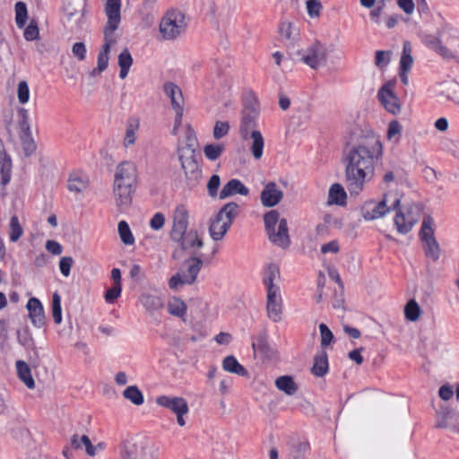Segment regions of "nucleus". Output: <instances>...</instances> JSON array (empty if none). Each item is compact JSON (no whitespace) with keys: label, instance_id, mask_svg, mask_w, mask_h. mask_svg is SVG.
<instances>
[{"label":"nucleus","instance_id":"obj_55","mask_svg":"<svg viewBox=\"0 0 459 459\" xmlns=\"http://www.w3.org/2000/svg\"><path fill=\"white\" fill-rule=\"evenodd\" d=\"M306 8L310 18H318L321 13L322 4L319 0H307Z\"/></svg>","mask_w":459,"mask_h":459},{"label":"nucleus","instance_id":"obj_30","mask_svg":"<svg viewBox=\"0 0 459 459\" xmlns=\"http://www.w3.org/2000/svg\"><path fill=\"white\" fill-rule=\"evenodd\" d=\"M140 123L136 118H131L126 123V128L124 137L123 145L125 148L134 145L137 139V133L139 130Z\"/></svg>","mask_w":459,"mask_h":459},{"label":"nucleus","instance_id":"obj_29","mask_svg":"<svg viewBox=\"0 0 459 459\" xmlns=\"http://www.w3.org/2000/svg\"><path fill=\"white\" fill-rule=\"evenodd\" d=\"M347 199V194L343 186L339 183L333 184L328 191V204L336 205H344Z\"/></svg>","mask_w":459,"mask_h":459},{"label":"nucleus","instance_id":"obj_36","mask_svg":"<svg viewBox=\"0 0 459 459\" xmlns=\"http://www.w3.org/2000/svg\"><path fill=\"white\" fill-rule=\"evenodd\" d=\"M143 306L151 312L158 311L164 307L161 298L152 294H143L141 297Z\"/></svg>","mask_w":459,"mask_h":459},{"label":"nucleus","instance_id":"obj_42","mask_svg":"<svg viewBox=\"0 0 459 459\" xmlns=\"http://www.w3.org/2000/svg\"><path fill=\"white\" fill-rule=\"evenodd\" d=\"M280 277V269L278 265L274 264H270L266 269L264 282L266 286V290L273 289H280L279 286L273 283V281L279 279Z\"/></svg>","mask_w":459,"mask_h":459},{"label":"nucleus","instance_id":"obj_39","mask_svg":"<svg viewBox=\"0 0 459 459\" xmlns=\"http://www.w3.org/2000/svg\"><path fill=\"white\" fill-rule=\"evenodd\" d=\"M133 64V58L127 48H125L118 56V65L120 68L119 77L125 79Z\"/></svg>","mask_w":459,"mask_h":459},{"label":"nucleus","instance_id":"obj_31","mask_svg":"<svg viewBox=\"0 0 459 459\" xmlns=\"http://www.w3.org/2000/svg\"><path fill=\"white\" fill-rule=\"evenodd\" d=\"M248 139L251 140L250 151L253 157L259 160L263 155L264 140L260 131L249 133Z\"/></svg>","mask_w":459,"mask_h":459},{"label":"nucleus","instance_id":"obj_60","mask_svg":"<svg viewBox=\"0 0 459 459\" xmlns=\"http://www.w3.org/2000/svg\"><path fill=\"white\" fill-rule=\"evenodd\" d=\"M87 49L83 42H76L72 47V54L79 61H83L86 58Z\"/></svg>","mask_w":459,"mask_h":459},{"label":"nucleus","instance_id":"obj_40","mask_svg":"<svg viewBox=\"0 0 459 459\" xmlns=\"http://www.w3.org/2000/svg\"><path fill=\"white\" fill-rule=\"evenodd\" d=\"M85 446L86 453L90 456L95 455V447L92 446L90 438L88 436L83 435L82 437H79L78 435H74L71 438V446L72 447L75 449H79L82 447V446Z\"/></svg>","mask_w":459,"mask_h":459},{"label":"nucleus","instance_id":"obj_24","mask_svg":"<svg viewBox=\"0 0 459 459\" xmlns=\"http://www.w3.org/2000/svg\"><path fill=\"white\" fill-rule=\"evenodd\" d=\"M29 317L35 327L40 328L45 325L44 308L37 298H30L26 305Z\"/></svg>","mask_w":459,"mask_h":459},{"label":"nucleus","instance_id":"obj_44","mask_svg":"<svg viewBox=\"0 0 459 459\" xmlns=\"http://www.w3.org/2000/svg\"><path fill=\"white\" fill-rule=\"evenodd\" d=\"M420 312L421 309L414 299L409 300L404 307V315L406 319L409 321H417L420 318Z\"/></svg>","mask_w":459,"mask_h":459},{"label":"nucleus","instance_id":"obj_38","mask_svg":"<svg viewBox=\"0 0 459 459\" xmlns=\"http://www.w3.org/2000/svg\"><path fill=\"white\" fill-rule=\"evenodd\" d=\"M328 369L327 355L325 351L315 356L312 373L316 377H323Z\"/></svg>","mask_w":459,"mask_h":459},{"label":"nucleus","instance_id":"obj_54","mask_svg":"<svg viewBox=\"0 0 459 459\" xmlns=\"http://www.w3.org/2000/svg\"><path fill=\"white\" fill-rule=\"evenodd\" d=\"M229 131H230V125L228 122L216 121L214 127H213L212 135H213L214 139L219 140V139H221L222 137L226 136L228 134Z\"/></svg>","mask_w":459,"mask_h":459},{"label":"nucleus","instance_id":"obj_51","mask_svg":"<svg viewBox=\"0 0 459 459\" xmlns=\"http://www.w3.org/2000/svg\"><path fill=\"white\" fill-rule=\"evenodd\" d=\"M15 14L17 26L20 28L23 27L27 19V7L23 2H17L15 4Z\"/></svg>","mask_w":459,"mask_h":459},{"label":"nucleus","instance_id":"obj_11","mask_svg":"<svg viewBox=\"0 0 459 459\" xmlns=\"http://www.w3.org/2000/svg\"><path fill=\"white\" fill-rule=\"evenodd\" d=\"M420 238L425 255L433 261L440 256V247L434 236V221L430 216H425L422 221Z\"/></svg>","mask_w":459,"mask_h":459},{"label":"nucleus","instance_id":"obj_7","mask_svg":"<svg viewBox=\"0 0 459 459\" xmlns=\"http://www.w3.org/2000/svg\"><path fill=\"white\" fill-rule=\"evenodd\" d=\"M186 15L179 10H169L160 22V33L164 40L179 37L186 29Z\"/></svg>","mask_w":459,"mask_h":459},{"label":"nucleus","instance_id":"obj_53","mask_svg":"<svg viewBox=\"0 0 459 459\" xmlns=\"http://www.w3.org/2000/svg\"><path fill=\"white\" fill-rule=\"evenodd\" d=\"M221 186V178L220 176L217 174L212 175L207 183V191L208 195L212 197H217L219 196V187Z\"/></svg>","mask_w":459,"mask_h":459},{"label":"nucleus","instance_id":"obj_32","mask_svg":"<svg viewBox=\"0 0 459 459\" xmlns=\"http://www.w3.org/2000/svg\"><path fill=\"white\" fill-rule=\"evenodd\" d=\"M16 369L21 381H22L29 389H33L35 387V382L29 365L25 361L18 360L16 362Z\"/></svg>","mask_w":459,"mask_h":459},{"label":"nucleus","instance_id":"obj_20","mask_svg":"<svg viewBox=\"0 0 459 459\" xmlns=\"http://www.w3.org/2000/svg\"><path fill=\"white\" fill-rule=\"evenodd\" d=\"M134 189L135 186L113 185V195L118 211L123 212L128 209L132 204Z\"/></svg>","mask_w":459,"mask_h":459},{"label":"nucleus","instance_id":"obj_17","mask_svg":"<svg viewBox=\"0 0 459 459\" xmlns=\"http://www.w3.org/2000/svg\"><path fill=\"white\" fill-rule=\"evenodd\" d=\"M266 312L267 316L273 322H280L282 318V299L280 289L267 290L266 293Z\"/></svg>","mask_w":459,"mask_h":459},{"label":"nucleus","instance_id":"obj_10","mask_svg":"<svg viewBox=\"0 0 459 459\" xmlns=\"http://www.w3.org/2000/svg\"><path fill=\"white\" fill-rule=\"evenodd\" d=\"M395 211L394 222L396 230L400 234H407L419 221L422 208L419 204H411L404 210H401L399 207Z\"/></svg>","mask_w":459,"mask_h":459},{"label":"nucleus","instance_id":"obj_13","mask_svg":"<svg viewBox=\"0 0 459 459\" xmlns=\"http://www.w3.org/2000/svg\"><path fill=\"white\" fill-rule=\"evenodd\" d=\"M259 106L256 100L254 103L246 105L242 110L241 123L239 126V133L244 140L248 139L249 133L253 131H258V117H259Z\"/></svg>","mask_w":459,"mask_h":459},{"label":"nucleus","instance_id":"obj_61","mask_svg":"<svg viewBox=\"0 0 459 459\" xmlns=\"http://www.w3.org/2000/svg\"><path fill=\"white\" fill-rule=\"evenodd\" d=\"M39 31L35 22L31 21L24 30V38L27 40H34L39 37Z\"/></svg>","mask_w":459,"mask_h":459},{"label":"nucleus","instance_id":"obj_49","mask_svg":"<svg viewBox=\"0 0 459 459\" xmlns=\"http://www.w3.org/2000/svg\"><path fill=\"white\" fill-rule=\"evenodd\" d=\"M186 147H182L184 152H194L197 145V139L194 129L187 125L185 132Z\"/></svg>","mask_w":459,"mask_h":459},{"label":"nucleus","instance_id":"obj_62","mask_svg":"<svg viewBox=\"0 0 459 459\" xmlns=\"http://www.w3.org/2000/svg\"><path fill=\"white\" fill-rule=\"evenodd\" d=\"M74 264V259L71 256H64L60 259L59 262V268L61 271V273L67 277L70 275L71 267Z\"/></svg>","mask_w":459,"mask_h":459},{"label":"nucleus","instance_id":"obj_64","mask_svg":"<svg viewBox=\"0 0 459 459\" xmlns=\"http://www.w3.org/2000/svg\"><path fill=\"white\" fill-rule=\"evenodd\" d=\"M434 49L438 55L446 59H453L455 57L454 52L448 49L446 46L442 45L440 42H437L435 44Z\"/></svg>","mask_w":459,"mask_h":459},{"label":"nucleus","instance_id":"obj_6","mask_svg":"<svg viewBox=\"0 0 459 459\" xmlns=\"http://www.w3.org/2000/svg\"><path fill=\"white\" fill-rule=\"evenodd\" d=\"M401 204V198L392 195H385L381 201L370 200L361 207V215L365 221H375L383 218L392 210H397Z\"/></svg>","mask_w":459,"mask_h":459},{"label":"nucleus","instance_id":"obj_9","mask_svg":"<svg viewBox=\"0 0 459 459\" xmlns=\"http://www.w3.org/2000/svg\"><path fill=\"white\" fill-rule=\"evenodd\" d=\"M160 448L146 441H129L125 443L121 459H159Z\"/></svg>","mask_w":459,"mask_h":459},{"label":"nucleus","instance_id":"obj_26","mask_svg":"<svg viewBox=\"0 0 459 459\" xmlns=\"http://www.w3.org/2000/svg\"><path fill=\"white\" fill-rule=\"evenodd\" d=\"M248 193V188L239 179L233 178L223 186L220 191L219 198L223 200L235 195L246 196Z\"/></svg>","mask_w":459,"mask_h":459},{"label":"nucleus","instance_id":"obj_16","mask_svg":"<svg viewBox=\"0 0 459 459\" xmlns=\"http://www.w3.org/2000/svg\"><path fill=\"white\" fill-rule=\"evenodd\" d=\"M86 0H65L64 13L70 27H78L84 19Z\"/></svg>","mask_w":459,"mask_h":459},{"label":"nucleus","instance_id":"obj_4","mask_svg":"<svg viewBox=\"0 0 459 459\" xmlns=\"http://www.w3.org/2000/svg\"><path fill=\"white\" fill-rule=\"evenodd\" d=\"M238 213V205L234 202L224 204L210 220L209 234L214 241L221 240Z\"/></svg>","mask_w":459,"mask_h":459},{"label":"nucleus","instance_id":"obj_34","mask_svg":"<svg viewBox=\"0 0 459 459\" xmlns=\"http://www.w3.org/2000/svg\"><path fill=\"white\" fill-rule=\"evenodd\" d=\"M275 386L288 395H293L298 391V385L290 376H281L276 378Z\"/></svg>","mask_w":459,"mask_h":459},{"label":"nucleus","instance_id":"obj_37","mask_svg":"<svg viewBox=\"0 0 459 459\" xmlns=\"http://www.w3.org/2000/svg\"><path fill=\"white\" fill-rule=\"evenodd\" d=\"M168 311L174 316L183 318L186 313V305L181 299L173 297L168 302Z\"/></svg>","mask_w":459,"mask_h":459},{"label":"nucleus","instance_id":"obj_58","mask_svg":"<svg viewBox=\"0 0 459 459\" xmlns=\"http://www.w3.org/2000/svg\"><path fill=\"white\" fill-rule=\"evenodd\" d=\"M319 332H320V336H321V346L322 347L328 346L333 339V333L328 328V326L323 323L319 325Z\"/></svg>","mask_w":459,"mask_h":459},{"label":"nucleus","instance_id":"obj_52","mask_svg":"<svg viewBox=\"0 0 459 459\" xmlns=\"http://www.w3.org/2000/svg\"><path fill=\"white\" fill-rule=\"evenodd\" d=\"M19 137L22 141V148L26 156L32 154L36 151V143L32 138L31 134H21Z\"/></svg>","mask_w":459,"mask_h":459},{"label":"nucleus","instance_id":"obj_57","mask_svg":"<svg viewBox=\"0 0 459 459\" xmlns=\"http://www.w3.org/2000/svg\"><path fill=\"white\" fill-rule=\"evenodd\" d=\"M402 133V126L397 120L390 122L387 130V138L398 142Z\"/></svg>","mask_w":459,"mask_h":459},{"label":"nucleus","instance_id":"obj_3","mask_svg":"<svg viewBox=\"0 0 459 459\" xmlns=\"http://www.w3.org/2000/svg\"><path fill=\"white\" fill-rule=\"evenodd\" d=\"M104 13L107 16L103 30L104 44L98 55L97 67L91 72L93 76L100 74L107 69L110 49L117 43L115 31L121 22V0H106Z\"/></svg>","mask_w":459,"mask_h":459},{"label":"nucleus","instance_id":"obj_56","mask_svg":"<svg viewBox=\"0 0 459 459\" xmlns=\"http://www.w3.org/2000/svg\"><path fill=\"white\" fill-rule=\"evenodd\" d=\"M17 98L21 104H25L30 100V88L26 81L19 82L17 87Z\"/></svg>","mask_w":459,"mask_h":459},{"label":"nucleus","instance_id":"obj_1","mask_svg":"<svg viewBox=\"0 0 459 459\" xmlns=\"http://www.w3.org/2000/svg\"><path fill=\"white\" fill-rule=\"evenodd\" d=\"M383 155L381 141L369 139L365 143H353L343 157L346 186L351 195H359L375 175L376 163Z\"/></svg>","mask_w":459,"mask_h":459},{"label":"nucleus","instance_id":"obj_50","mask_svg":"<svg viewBox=\"0 0 459 459\" xmlns=\"http://www.w3.org/2000/svg\"><path fill=\"white\" fill-rule=\"evenodd\" d=\"M52 316L56 325L62 322V308L61 298L57 292H55L52 297Z\"/></svg>","mask_w":459,"mask_h":459},{"label":"nucleus","instance_id":"obj_15","mask_svg":"<svg viewBox=\"0 0 459 459\" xmlns=\"http://www.w3.org/2000/svg\"><path fill=\"white\" fill-rule=\"evenodd\" d=\"M136 182L137 169L134 162L126 160L117 166L113 185L135 186Z\"/></svg>","mask_w":459,"mask_h":459},{"label":"nucleus","instance_id":"obj_41","mask_svg":"<svg viewBox=\"0 0 459 459\" xmlns=\"http://www.w3.org/2000/svg\"><path fill=\"white\" fill-rule=\"evenodd\" d=\"M412 48L409 41H405L403 47V53L400 60V70L410 71L412 64L413 57L411 56Z\"/></svg>","mask_w":459,"mask_h":459},{"label":"nucleus","instance_id":"obj_2","mask_svg":"<svg viewBox=\"0 0 459 459\" xmlns=\"http://www.w3.org/2000/svg\"><path fill=\"white\" fill-rule=\"evenodd\" d=\"M173 240L180 242L184 250H189L193 256L186 260L184 265L186 271L178 272L169 280V286L176 290L183 285H189L195 281L196 277L202 268L203 261L195 257V252L204 245L196 230L185 231L182 238H172Z\"/></svg>","mask_w":459,"mask_h":459},{"label":"nucleus","instance_id":"obj_12","mask_svg":"<svg viewBox=\"0 0 459 459\" xmlns=\"http://www.w3.org/2000/svg\"><path fill=\"white\" fill-rule=\"evenodd\" d=\"M181 168L184 170L187 184L195 186L202 176V170L195 159L194 152H184L183 148H178Z\"/></svg>","mask_w":459,"mask_h":459},{"label":"nucleus","instance_id":"obj_21","mask_svg":"<svg viewBox=\"0 0 459 459\" xmlns=\"http://www.w3.org/2000/svg\"><path fill=\"white\" fill-rule=\"evenodd\" d=\"M283 198V192L275 182L267 183L260 194L261 204L264 207H273Z\"/></svg>","mask_w":459,"mask_h":459},{"label":"nucleus","instance_id":"obj_18","mask_svg":"<svg viewBox=\"0 0 459 459\" xmlns=\"http://www.w3.org/2000/svg\"><path fill=\"white\" fill-rule=\"evenodd\" d=\"M393 88L394 85L390 82L385 84L379 89L377 97L386 111L397 115L401 112V103Z\"/></svg>","mask_w":459,"mask_h":459},{"label":"nucleus","instance_id":"obj_47","mask_svg":"<svg viewBox=\"0 0 459 459\" xmlns=\"http://www.w3.org/2000/svg\"><path fill=\"white\" fill-rule=\"evenodd\" d=\"M117 230L120 239L125 245H133L134 243V238L126 221H121L118 223Z\"/></svg>","mask_w":459,"mask_h":459},{"label":"nucleus","instance_id":"obj_33","mask_svg":"<svg viewBox=\"0 0 459 459\" xmlns=\"http://www.w3.org/2000/svg\"><path fill=\"white\" fill-rule=\"evenodd\" d=\"M222 368L227 372L238 376L244 377L247 375V369L239 364L237 359L232 355L224 358L222 360Z\"/></svg>","mask_w":459,"mask_h":459},{"label":"nucleus","instance_id":"obj_35","mask_svg":"<svg viewBox=\"0 0 459 459\" xmlns=\"http://www.w3.org/2000/svg\"><path fill=\"white\" fill-rule=\"evenodd\" d=\"M123 397L131 402L135 406H140L144 403V397L142 391L136 385L127 386L122 393Z\"/></svg>","mask_w":459,"mask_h":459},{"label":"nucleus","instance_id":"obj_22","mask_svg":"<svg viewBox=\"0 0 459 459\" xmlns=\"http://www.w3.org/2000/svg\"><path fill=\"white\" fill-rule=\"evenodd\" d=\"M187 226L188 212L183 205H179L174 212L171 238H182V234L186 231Z\"/></svg>","mask_w":459,"mask_h":459},{"label":"nucleus","instance_id":"obj_28","mask_svg":"<svg viewBox=\"0 0 459 459\" xmlns=\"http://www.w3.org/2000/svg\"><path fill=\"white\" fill-rule=\"evenodd\" d=\"M12 161L7 156L4 143L0 139V184L5 186L11 178Z\"/></svg>","mask_w":459,"mask_h":459},{"label":"nucleus","instance_id":"obj_45","mask_svg":"<svg viewBox=\"0 0 459 459\" xmlns=\"http://www.w3.org/2000/svg\"><path fill=\"white\" fill-rule=\"evenodd\" d=\"M223 143H210L204 147V156L210 160H216L224 152Z\"/></svg>","mask_w":459,"mask_h":459},{"label":"nucleus","instance_id":"obj_27","mask_svg":"<svg viewBox=\"0 0 459 459\" xmlns=\"http://www.w3.org/2000/svg\"><path fill=\"white\" fill-rule=\"evenodd\" d=\"M90 179L88 176L81 171H75L70 174L68 179V190L74 193H82L89 186Z\"/></svg>","mask_w":459,"mask_h":459},{"label":"nucleus","instance_id":"obj_59","mask_svg":"<svg viewBox=\"0 0 459 459\" xmlns=\"http://www.w3.org/2000/svg\"><path fill=\"white\" fill-rule=\"evenodd\" d=\"M390 56L391 52L389 51L377 50L376 52L375 65L378 68L385 67L390 62Z\"/></svg>","mask_w":459,"mask_h":459},{"label":"nucleus","instance_id":"obj_25","mask_svg":"<svg viewBox=\"0 0 459 459\" xmlns=\"http://www.w3.org/2000/svg\"><path fill=\"white\" fill-rule=\"evenodd\" d=\"M163 91L170 100L173 110L184 108V97L181 89L174 82H168L163 84Z\"/></svg>","mask_w":459,"mask_h":459},{"label":"nucleus","instance_id":"obj_43","mask_svg":"<svg viewBox=\"0 0 459 459\" xmlns=\"http://www.w3.org/2000/svg\"><path fill=\"white\" fill-rule=\"evenodd\" d=\"M19 135L31 134L29 123V111L24 108H20L17 111Z\"/></svg>","mask_w":459,"mask_h":459},{"label":"nucleus","instance_id":"obj_8","mask_svg":"<svg viewBox=\"0 0 459 459\" xmlns=\"http://www.w3.org/2000/svg\"><path fill=\"white\" fill-rule=\"evenodd\" d=\"M298 54L299 60L313 70L325 66L328 59V49L325 44L319 40H314Z\"/></svg>","mask_w":459,"mask_h":459},{"label":"nucleus","instance_id":"obj_19","mask_svg":"<svg viewBox=\"0 0 459 459\" xmlns=\"http://www.w3.org/2000/svg\"><path fill=\"white\" fill-rule=\"evenodd\" d=\"M278 33L281 41L287 48H295L300 40L299 28L297 23L292 22H281L278 27Z\"/></svg>","mask_w":459,"mask_h":459},{"label":"nucleus","instance_id":"obj_48","mask_svg":"<svg viewBox=\"0 0 459 459\" xmlns=\"http://www.w3.org/2000/svg\"><path fill=\"white\" fill-rule=\"evenodd\" d=\"M18 342L25 348H34V339L29 327H24L17 331Z\"/></svg>","mask_w":459,"mask_h":459},{"label":"nucleus","instance_id":"obj_46","mask_svg":"<svg viewBox=\"0 0 459 459\" xmlns=\"http://www.w3.org/2000/svg\"><path fill=\"white\" fill-rule=\"evenodd\" d=\"M23 234V229L16 215L12 216L9 223V238L12 242H16Z\"/></svg>","mask_w":459,"mask_h":459},{"label":"nucleus","instance_id":"obj_23","mask_svg":"<svg viewBox=\"0 0 459 459\" xmlns=\"http://www.w3.org/2000/svg\"><path fill=\"white\" fill-rule=\"evenodd\" d=\"M155 403L157 405L169 410L174 414L184 411L185 408H189L187 401L181 396L160 395L156 398Z\"/></svg>","mask_w":459,"mask_h":459},{"label":"nucleus","instance_id":"obj_5","mask_svg":"<svg viewBox=\"0 0 459 459\" xmlns=\"http://www.w3.org/2000/svg\"><path fill=\"white\" fill-rule=\"evenodd\" d=\"M264 221L270 241L281 248L288 247L290 239L287 220L280 219V213L276 210H271L264 214Z\"/></svg>","mask_w":459,"mask_h":459},{"label":"nucleus","instance_id":"obj_63","mask_svg":"<svg viewBox=\"0 0 459 459\" xmlns=\"http://www.w3.org/2000/svg\"><path fill=\"white\" fill-rule=\"evenodd\" d=\"M122 287L114 285L112 288L108 289L105 293V300L108 303H113L121 294Z\"/></svg>","mask_w":459,"mask_h":459},{"label":"nucleus","instance_id":"obj_14","mask_svg":"<svg viewBox=\"0 0 459 459\" xmlns=\"http://www.w3.org/2000/svg\"><path fill=\"white\" fill-rule=\"evenodd\" d=\"M347 133L354 143H365L369 139L380 141L370 126L362 119L348 122Z\"/></svg>","mask_w":459,"mask_h":459}]
</instances>
